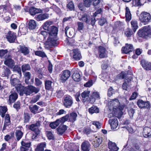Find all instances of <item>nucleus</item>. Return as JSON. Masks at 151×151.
I'll use <instances>...</instances> for the list:
<instances>
[{
	"instance_id": "37998d69",
	"label": "nucleus",
	"mask_w": 151,
	"mask_h": 151,
	"mask_svg": "<svg viewBox=\"0 0 151 151\" xmlns=\"http://www.w3.org/2000/svg\"><path fill=\"white\" fill-rule=\"evenodd\" d=\"M15 136L17 138V140L19 141L22 137L23 135V132L20 130H17L15 132Z\"/></svg>"
},
{
	"instance_id": "c756f323",
	"label": "nucleus",
	"mask_w": 151,
	"mask_h": 151,
	"mask_svg": "<svg viewBox=\"0 0 151 151\" xmlns=\"http://www.w3.org/2000/svg\"><path fill=\"white\" fill-rule=\"evenodd\" d=\"M72 78L73 80L75 81L78 82L80 81L81 80L80 75L77 70H75L74 71Z\"/></svg>"
},
{
	"instance_id": "f257e3e1",
	"label": "nucleus",
	"mask_w": 151,
	"mask_h": 151,
	"mask_svg": "<svg viewBox=\"0 0 151 151\" xmlns=\"http://www.w3.org/2000/svg\"><path fill=\"white\" fill-rule=\"evenodd\" d=\"M137 34L139 37L145 38L149 34L151 35V28L149 26H145L142 29L139 30Z\"/></svg>"
},
{
	"instance_id": "72a5a7b5",
	"label": "nucleus",
	"mask_w": 151,
	"mask_h": 151,
	"mask_svg": "<svg viewBox=\"0 0 151 151\" xmlns=\"http://www.w3.org/2000/svg\"><path fill=\"white\" fill-rule=\"evenodd\" d=\"M125 10L126 20L127 21H129L132 18V15L130 9L128 7H126Z\"/></svg>"
},
{
	"instance_id": "aec40b11",
	"label": "nucleus",
	"mask_w": 151,
	"mask_h": 151,
	"mask_svg": "<svg viewBox=\"0 0 151 151\" xmlns=\"http://www.w3.org/2000/svg\"><path fill=\"white\" fill-rule=\"evenodd\" d=\"M82 151H89L90 149V145L89 142L87 141L83 142L81 145Z\"/></svg>"
},
{
	"instance_id": "2eb2a0df",
	"label": "nucleus",
	"mask_w": 151,
	"mask_h": 151,
	"mask_svg": "<svg viewBox=\"0 0 151 151\" xmlns=\"http://www.w3.org/2000/svg\"><path fill=\"white\" fill-rule=\"evenodd\" d=\"M141 64L142 67L146 70H151V63L145 60H142Z\"/></svg>"
},
{
	"instance_id": "de8ad7c7",
	"label": "nucleus",
	"mask_w": 151,
	"mask_h": 151,
	"mask_svg": "<svg viewBox=\"0 0 151 151\" xmlns=\"http://www.w3.org/2000/svg\"><path fill=\"white\" fill-rule=\"evenodd\" d=\"M23 116L24 118V122L25 123L29 122L31 118L30 114L24 112Z\"/></svg>"
},
{
	"instance_id": "e2e57ef3",
	"label": "nucleus",
	"mask_w": 151,
	"mask_h": 151,
	"mask_svg": "<svg viewBox=\"0 0 151 151\" xmlns=\"http://www.w3.org/2000/svg\"><path fill=\"white\" fill-rule=\"evenodd\" d=\"M84 6L87 7L90 6L91 3V0H83Z\"/></svg>"
},
{
	"instance_id": "603ef678",
	"label": "nucleus",
	"mask_w": 151,
	"mask_h": 151,
	"mask_svg": "<svg viewBox=\"0 0 151 151\" xmlns=\"http://www.w3.org/2000/svg\"><path fill=\"white\" fill-rule=\"evenodd\" d=\"M6 38H16L15 33L11 31H9L6 34Z\"/></svg>"
},
{
	"instance_id": "b1692460",
	"label": "nucleus",
	"mask_w": 151,
	"mask_h": 151,
	"mask_svg": "<svg viewBox=\"0 0 151 151\" xmlns=\"http://www.w3.org/2000/svg\"><path fill=\"white\" fill-rule=\"evenodd\" d=\"M140 147L141 145L137 143L133 144L132 146L130 147H128L129 151H140Z\"/></svg>"
},
{
	"instance_id": "4d7b16f0",
	"label": "nucleus",
	"mask_w": 151,
	"mask_h": 151,
	"mask_svg": "<svg viewBox=\"0 0 151 151\" xmlns=\"http://www.w3.org/2000/svg\"><path fill=\"white\" fill-rule=\"evenodd\" d=\"M67 7L69 10H73L74 9V4L72 1H70L67 4Z\"/></svg>"
},
{
	"instance_id": "f8f14e48",
	"label": "nucleus",
	"mask_w": 151,
	"mask_h": 151,
	"mask_svg": "<svg viewBox=\"0 0 151 151\" xmlns=\"http://www.w3.org/2000/svg\"><path fill=\"white\" fill-rule=\"evenodd\" d=\"M90 16L87 13H84L82 15L81 18L79 19V20L85 23L86 24H90Z\"/></svg>"
},
{
	"instance_id": "0e129e2a",
	"label": "nucleus",
	"mask_w": 151,
	"mask_h": 151,
	"mask_svg": "<svg viewBox=\"0 0 151 151\" xmlns=\"http://www.w3.org/2000/svg\"><path fill=\"white\" fill-rule=\"evenodd\" d=\"M8 52V50H0V57L1 58H3L5 54Z\"/></svg>"
},
{
	"instance_id": "a19ab883",
	"label": "nucleus",
	"mask_w": 151,
	"mask_h": 151,
	"mask_svg": "<svg viewBox=\"0 0 151 151\" xmlns=\"http://www.w3.org/2000/svg\"><path fill=\"white\" fill-rule=\"evenodd\" d=\"M65 42L68 45L73 46L75 44V40L73 38H66Z\"/></svg>"
},
{
	"instance_id": "cd10ccee",
	"label": "nucleus",
	"mask_w": 151,
	"mask_h": 151,
	"mask_svg": "<svg viewBox=\"0 0 151 151\" xmlns=\"http://www.w3.org/2000/svg\"><path fill=\"white\" fill-rule=\"evenodd\" d=\"M67 129V126L66 125H60L57 129V133L59 135H62L65 132Z\"/></svg>"
},
{
	"instance_id": "4be33fe9",
	"label": "nucleus",
	"mask_w": 151,
	"mask_h": 151,
	"mask_svg": "<svg viewBox=\"0 0 151 151\" xmlns=\"http://www.w3.org/2000/svg\"><path fill=\"white\" fill-rule=\"evenodd\" d=\"M29 12L31 15H34L36 14L42 13V10L40 9L37 8L32 6L29 9Z\"/></svg>"
},
{
	"instance_id": "6ab92c4d",
	"label": "nucleus",
	"mask_w": 151,
	"mask_h": 151,
	"mask_svg": "<svg viewBox=\"0 0 151 151\" xmlns=\"http://www.w3.org/2000/svg\"><path fill=\"white\" fill-rule=\"evenodd\" d=\"M132 79V78L131 77H129L127 79H125L122 85V88L123 89L127 90L129 86Z\"/></svg>"
},
{
	"instance_id": "58836bf2",
	"label": "nucleus",
	"mask_w": 151,
	"mask_h": 151,
	"mask_svg": "<svg viewBox=\"0 0 151 151\" xmlns=\"http://www.w3.org/2000/svg\"><path fill=\"white\" fill-rule=\"evenodd\" d=\"M77 116V114L76 113L73 112L70 113L68 119L70 122H73L76 120Z\"/></svg>"
},
{
	"instance_id": "09e8293b",
	"label": "nucleus",
	"mask_w": 151,
	"mask_h": 151,
	"mask_svg": "<svg viewBox=\"0 0 151 151\" xmlns=\"http://www.w3.org/2000/svg\"><path fill=\"white\" fill-rule=\"evenodd\" d=\"M29 109L30 111L34 114L38 112V108L36 105H35L32 107L29 106Z\"/></svg>"
},
{
	"instance_id": "9d476101",
	"label": "nucleus",
	"mask_w": 151,
	"mask_h": 151,
	"mask_svg": "<svg viewBox=\"0 0 151 151\" xmlns=\"http://www.w3.org/2000/svg\"><path fill=\"white\" fill-rule=\"evenodd\" d=\"M58 29V28L54 26H51L47 31L50 36L55 37L57 36Z\"/></svg>"
},
{
	"instance_id": "ea45409f",
	"label": "nucleus",
	"mask_w": 151,
	"mask_h": 151,
	"mask_svg": "<svg viewBox=\"0 0 151 151\" xmlns=\"http://www.w3.org/2000/svg\"><path fill=\"white\" fill-rule=\"evenodd\" d=\"M131 24L132 29L135 32L138 27L137 22L135 20H132L131 21Z\"/></svg>"
},
{
	"instance_id": "79ce46f5",
	"label": "nucleus",
	"mask_w": 151,
	"mask_h": 151,
	"mask_svg": "<svg viewBox=\"0 0 151 151\" xmlns=\"http://www.w3.org/2000/svg\"><path fill=\"white\" fill-rule=\"evenodd\" d=\"M99 111L98 108L94 106H93L91 108L88 109L89 112L92 114L94 113H98L99 112Z\"/></svg>"
},
{
	"instance_id": "423d86ee",
	"label": "nucleus",
	"mask_w": 151,
	"mask_h": 151,
	"mask_svg": "<svg viewBox=\"0 0 151 151\" xmlns=\"http://www.w3.org/2000/svg\"><path fill=\"white\" fill-rule=\"evenodd\" d=\"M137 105L141 109H150L151 107L150 103L148 101H144L142 100L139 99L137 102Z\"/></svg>"
},
{
	"instance_id": "a18cd8bd",
	"label": "nucleus",
	"mask_w": 151,
	"mask_h": 151,
	"mask_svg": "<svg viewBox=\"0 0 151 151\" xmlns=\"http://www.w3.org/2000/svg\"><path fill=\"white\" fill-rule=\"evenodd\" d=\"M102 139L101 138H98L96 137V139L93 142V146L95 147H98L101 143Z\"/></svg>"
},
{
	"instance_id": "dca6fc26",
	"label": "nucleus",
	"mask_w": 151,
	"mask_h": 151,
	"mask_svg": "<svg viewBox=\"0 0 151 151\" xmlns=\"http://www.w3.org/2000/svg\"><path fill=\"white\" fill-rule=\"evenodd\" d=\"M73 52V58L76 60H79L82 58L81 53L78 49L72 50Z\"/></svg>"
},
{
	"instance_id": "3c124183",
	"label": "nucleus",
	"mask_w": 151,
	"mask_h": 151,
	"mask_svg": "<svg viewBox=\"0 0 151 151\" xmlns=\"http://www.w3.org/2000/svg\"><path fill=\"white\" fill-rule=\"evenodd\" d=\"M77 23L78 26L77 29L81 32V31H83L84 28L83 23L82 22H78Z\"/></svg>"
},
{
	"instance_id": "13d9d810",
	"label": "nucleus",
	"mask_w": 151,
	"mask_h": 151,
	"mask_svg": "<svg viewBox=\"0 0 151 151\" xmlns=\"http://www.w3.org/2000/svg\"><path fill=\"white\" fill-rule=\"evenodd\" d=\"M133 33L131 30L129 29H127L124 32V34L127 37H131Z\"/></svg>"
},
{
	"instance_id": "680f3d73",
	"label": "nucleus",
	"mask_w": 151,
	"mask_h": 151,
	"mask_svg": "<svg viewBox=\"0 0 151 151\" xmlns=\"http://www.w3.org/2000/svg\"><path fill=\"white\" fill-rule=\"evenodd\" d=\"M141 0H135L133 1V4L134 5L139 6L143 5V4L142 3Z\"/></svg>"
},
{
	"instance_id": "1a4fd4ad",
	"label": "nucleus",
	"mask_w": 151,
	"mask_h": 151,
	"mask_svg": "<svg viewBox=\"0 0 151 151\" xmlns=\"http://www.w3.org/2000/svg\"><path fill=\"white\" fill-rule=\"evenodd\" d=\"M90 91L88 90H86L83 92L81 95V100L83 103H88L90 102V97H89Z\"/></svg>"
},
{
	"instance_id": "052dcab7",
	"label": "nucleus",
	"mask_w": 151,
	"mask_h": 151,
	"mask_svg": "<svg viewBox=\"0 0 151 151\" xmlns=\"http://www.w3.org/2000/svg\"><path fill=\"white\" fill-rule=\"evenodd\" d=\"M36 55L40 56L42 58L47 57V56L44 52L41 51H37L35 52Z\"/></svg>"
},
{
	"instance_id": "2f4dec72",
	"label": "nucleus",
	"mask_w": 151,
	"mask_h": 151,
	"mask_svg": "<svg viewBox=\"0 0 151 151\" xmlns=\"http://www.w3.org/2000/svg\"><path fill=\"white\" fill-rule=\"evenodd\" d=\"M10 117L9 114H6L5 118V121L4 125L3 126V129H5L6 127L10 125Z\"/></svg>"
},
{
	"instance_id": "6e6d98bb",
	"label": "nucleus",
	"mask_w": 151,
	"mask_h": 151,
	"mask_svg": "<svg viewBox=\"0 0 151 151\" xmlns=\"http://www.w3.org/2000/svg\"><path fill=\"white\" fill-rule=\"evenodd\" d=\"M41 96V95L40 93L34 96L31 100V102L32 103H35L39 99Z\"/></svg>"
},
{
	"instance_id": "e433bc0d",
	"label": "nucleus",
	"mask_w": 151,
	"mask_h": 151,
	"mask_svg": "<svg viewBox=\"0 0 151 151\" xmlns=\"http://www.w3.org/2000/svg\"><path fill=\"white\" fill-rule=\"evenodd\" d=\"M24 73L25 82L26 84H28L29 83V80L31 78V73L29 72H26Z\"/></svg>"
},
{
	"instance_id": "0eeeda50",
	"label": "nucleus",
	"mask_w": 151,
	"mask_h": 151,
	"mask_svg": "<svg viewBox=\"0 0 151 151\" xmlns=\"http://www.w3.org/2000/svg\"><path fill=\"white\" fill-rule=\"evenodd\" d=\"M57 38H48L45 43V47L48 48L53 46H56L58 43Z\"/></svg>"
},
{
	"instance_id": "7c9ffc66",
	"label": "nucleus",
	"mask_w": 151,
	"mask_h": 151,
	"mask_svg": "<svg viewBox=\"0 0 151 151\" xmlns=\"http://www.w3.org/2000/svg\"><path fill=\"white\" fill-rule=\"evenodd\" d=\"M37 26V23L35 20L31 19L29 21L28 24V27L29 29H34L36 28Z\"/></svg>"
},
{
	"instance_id": "49530a36",
	"label": "nucleus",
	"mask_w": 151,
	"mask_h": 151,
	"mask_svg": "<svg viewBox=\"0 0 151 151\" xmlns=\"http://www.w3.org/2000/svg\"><path fill=\"white\" fill-rule=\"evenodd\" d=\"M60 119H57L55 122H51L50 124V126L52 129H55L60 123Z\"/></svg>"
},
{
	"instance_id": "f3484780",
	"label": "nucleus",
	"mask_w": 151,
	"mask_h": 151,
	"mask_svg": "<svg viewBox=\"0 0 151 151\" xmlns=\"http://www.w3.org/2000/svg\"><path fill=\"white\" fill-rule=\"evenodd\" d=\"M49 17V14L46 13L41 14L37 15L35 17V19L38 21H43L48 19Z\"/></svg>"
},
{
	"instance_id": "c9c22d12",
	"label": "nucleus",
	"mask_w": 151,
	"mask_h": 151,
	"mask_svg": "<svg viewBox=\"0 0 151 151\" xmlns=\"http://www.w3.org/2000/svg\"><path fill=\"white\" fill-rule=\"evenodd\" d=\"M3 68V71L2 75L4 76H9L11 74V71L9 68L5 66H4Z\"/></svg>"
},
{
	"instance_id": "473e14b6",
	"label": "nucleus",
	"mask_w": 151,
	"mask_h": 151,
	"mask_svg": "<svg viewBox=\"0 0 151 151\" xmlns=\"http://www.w3.org/2000/svg\"><path fill=\"white\" fill-rule=\"evenodd\" d=\"M108 146L110 151H117L119 149V148L116 146L115 144L111 142H109Z\"/></svg>"
},
{
	"instance_id": "8fccbe9b",
	"label": "nucleus",
	"mask_w": 151,
	"mask_h": 151,
	"mask_svg": "<svg viewBox=\"0 0 151 151\" xmlns=\"http://www.w3.org/2000/svg\"><path fill=\"white\" fill-rule=\"evenodd\" d=\"M31 68L29 64H24L22 66V70L23 73L25 72L26 71L29 70Z\"/></svg>"
},
{
	"instance_id": "a878e982",
	"label": "nucleus",
	"mask_w": 151,
	"mask_h": 151,
	"mask_svg": "<svg viewBox=\"0 0 151 151\" xmlns=\"http://www.w3.org/2000/svg\"><path fill=\"white\" fill-rule=\"evenodd\" d=\"M10 82L11 85L15 87V88L21 83L19 79L17 78H12V77L11 78Z\"/></svg>"
},
{
	"instance_id": "7ed1b4c3",
	"label": "nucleus",
	"mask_w": 151,
	"mask_h": 151,
	"mask_svg": "<svg viewBox=\"0 0 151 151\" xmlns=\"http://www.w3.org/2000/svg\"><path fill=\"white\" fill-rule=\"evenodd\" d=\"M5 60L4 62L5 65L11 69H12L14 66L15 62L10 54L6 55L5 56Z\"/></svg>"
},
{
	"instance_id": "412c9836",
	"label": "nucleus",
	"mask_w": 151,
	"mask_h": 151,
	"mask_svg": "<svg viewBox=\"0 0 151 151\" xmlns=\"http://www.w3.org/2000/svg\"><path fill=\"white\" fill-rule=\"evenodd\" d=\"M111 129H114L116 128L118 125V121L116 118L111 119L109 120Z\"/></svg>"
},
{
	"instance_id": "338daca9",
	"label": "nucleus",
	"mask_w": 151,
	"mask_h": 151,
	"mask_svg": "<svg viewBox=\"0 0 151 151\" xmlns=\"http://www.w3.org/2000/svg\"><path fill=\"white\" fill-rule=\"evenodd\" d=\"M83 132L84 134L88 135L91 133V130L89 127H84Z\"/></svg>"
},
{
	"instance_id": "774afa93",
	"label": "nucleus",
	"mask_w": 151,
	"mask_h": 151,
	"mask_svg": "<svg viewBox=\"0 0 151 151\" xmlns=\"http://www.w3.org/2000/svg\"><path fill=\"white\" fill-rule=\"evenodd\" d=\"M114 93V90L113 88L111 87L109 89L108 91L107 95L109 97H110Z\"/></svg>"
},
{
	"instance_id": "9b49d317",
	"label": "nucleus",
	"mask_w": 151,
	"mask_h": 151,
	"mask_svg": "<svg viewBox=\"0 0 151 151\" xmlns=\"http://www.w3.org/2000/svg\"><path fill=\"white\" fill-rule=\"evenodd\" d=\"M133 47L132 45L127 43L125 47H122V53L127 54L132 52L133 50Z\"/></svg>"
},
{
	"instance_id": "69168bd1",
	"label": "nucleus",
	"mask_w": 151,
	"mask_h": 151,
	"mask_svg": "<svg viewBox=\"0 0 151 151\" xmlns=\"http://www.w3.org/2000/svg\"><path fill=\"white\" fill-rule=\"evenodd\" d=\"M20 103L19 101H17L13 105V107L15 108L17 110H18L20 109Z\"/></svg>"
},
{
	"instance_id": "5701e85b",
	"label": "nucleus",
	"mask_w": 151,
	"mask_h": 151,
	"mask_svg": "<svg viewBox=\"0 0 151 151\" xmlns=\"http://www.w3.org/2000/svg\"><path fill=\"white\" fill-rule=\"evenodd\" d=\"M144 136L146 138L151 137V128L145 127L143 129V132Z\"/></svg>"
},
{
	"instance_id": "4c0bfd02",
	"label": "nucleus",
	"mask_w": 151,
	"mask_h": 151,
	"mask_svg": "<svg viewBox=\"0 0 151 151\" xmlns=\"http://www.w3.org/2000/svg\"><path fill=\"white\" fill-rule=\"evenodd\" d=\"M19 51L24 55H27L29 53V51L27 47L25 46H19Z\"/></svg>"
},
{
	"instance_id": "ddd939ff",
	"label": "nucleus",
	"mask_w": 151,
	"mask_h": 151,
	"mask_svg": "<svg viewBox=\"0 0 151 151\" xmlns=\"http://www.w3.org/2000/svg\"><path fill=\"white\" fill-rule=\"evenodd\" d=\"M70 75V72L68 70H65L63 71L62 74L60 77L61 81L62 82H65L69 77Z\"/></svg>"
},
{
	"instance_id": "6e6552de",
	"label": "nucleus",
	"mask_w": 151,
	"mask_h": 151,
	"mask_svg": "<svg viewBox=\"0 0 151 151\" xmlns=\"http://www.w3.org/2000/svg\"><path fill=\"white\" fill-rule=\"evenodd\" d=\"M151 18L149 13L143 12L141 14L139 19L142 22L147 23L150 21Z\"/></svg>"
},
{
	"instance_id": "a211bd4d",
	"label": "nucleus",
	"mask_w": 151,
	"mask_h": 151,
	"mask_svg": "<svg viewBox=\"0 0 151 151\" xmlns=\"http://www.w3.org/2000/svg\"><path fill=\"white\" fill-rule=\"evenodd\" d=\"M98 51L99 56L101 58H104L106 56V50L103 46L99 47Z\"/></svg>"
},
{
	"instance_id": "bb28decb",
	"label": "nucleus",
	"mask_w": 151,
	"mask_h": 151,
	"mask_svg": "<svg viewBox=\"0 0 151 151\" xmlns=\"http://www.w3.org/2000/svg\"><path fill=\"white\" fill-rule=\"evenodd\" d=\"M46 143L45 142H43L38 144L35 149V151H44V148L46 147Z\"/></svg>"
},
{
	"instance_id": "393cba45",
	"label": "nucleus",
	"mask_w": 151,
	"mask_h": 151,
	"mask_svg": "<svg viewBox=\"0 0 151 151\" xmlns=\"http://www.w3.org/2000/svg\"><path fill=\"white\" fill-rule=\"evenodd\" d=\"M100 98L99 93L96 92H94L90 96V102L91 103H94L96 99H98Z\"/></svg>"
},
{
	"instance_id": "4468645a",
	"label": "nucleus",
	"mask_w": 151,
	"mask_h": 151,
	"mask_svg": "<svg viewBox=\"0 0 151 151\" xmlns=\"http://www.w3.org/2000/svg\"><path fill=\"white\" fill-rule=\"evenodd\" d=\"M13 89L11 91V94L9 96V103L11 104L12 103L14 102L18 98V95L16 92H15L13 91Z\"/></svg>"
},
{
	"instance_id": "c85d7f7f",
	"label": "nucleus",
	"mask_w": 151,
	"mask_h": 151,
	"mask_svg": "<svg viewBox=\"0 0 151 151\" xmlns=\"http://www.w3.org/2000/svg\"><path fill=\"white\" fill-rule=\"evenodd\" d=\"M15 88L18 93H19L20 96H22L23 95L24 92L25 87L22 86L21 83L17 87Z\"/></svg>"
},
{
	"instance_id": "c03bdc74",
	"label": "nucleus",
	"mask_w": 151,
	"mask_h": 151,
	"mask_svg": "<svg viewBox=\"0 0 151 151\" xmlns=\"http://www.w3.org/2000/svg\"><path fill=\"white\" fill-rule=\"evenodd\" d=\"M7 111V108L5 106H0V114L2 117H4L5 114Z\"/></svg>"
},
{
	"instance_id": "f704fd0d",
	"label": "nucleus",
	"mask_w": 151,
	"mask_h": 151,
	"mask_svg": "<svg viewBox=\"0 0 151 151\" xmlns=\"http://www.w3.org/2000/svg\"><path fill=\"white\" fill-rule=\"evenodd\" d=\"M53 23L52 21L48 20L44 22L42 25L43 29L47 31L50 28V26L52 25Z\"/></svg>"
},
{
	"instance_id": "39448f33",
	"label": "nucleus",
	"mask_w": 151,
	"mask_h": 151,
	"mask_svg": "<svg viewBox=\"0 0 151 151\" xmlns=\"http://www.w3.org/2000/svg\"><path fill=\"white\" fill-rule=\"evenodd\" d=\"M40 90V88L32 86L25 87L24 94L26 95H30L33 93H37Z\"/></svg>"
},
{
	"instance_id": "5fc2aeb1",
	"label": "nucleus",
	"mask_w": 151,
	"mask_h": 151,
	"mask_svg": "<svg viewBox=\"0 0 151 151\" xmlns=\"http://www.w3.org/2000/svg\"><path fill=\"white\" fill-rule=\"evenodd\" d=\"M5 4L4 5H2L0 6V10L1 9H3V10L4 9H6V8L7 9V8H11V4L9 3V0H6L5 2Z\"/></svg>"
},
{
	"instance_id": "20e7f679",
	"label": "nucleus",
	"mask_w": 151,
	"mask_h": 151,
	"mask_svg": "<svg viewBox=\"0 0 151 151\" xmlns=\"http://www.w3.org/2000/svg\"><path fill=\"white\" fill-rule=\"evenodd\" d=\"M41 123V122L38 121L35 123L29 125L28 127L29 129L35 132L36 134H38L40 131L39 128L40 127Z\"/></svg>"
},
{
	"instance_id": "f03ea898",
	"label": "nucleus",
	"mask_w": 151,
	"mask_h": 151,
	"mask_svg": "<svg viewBox=\"0 0 151 151\" xmlns=\"http://www.w3.org/2000/svg\"><path fill=\"white\" fill-rule=\"evenodd\" d=\"M62 102L63 105L66 108L71 107L73 103L72 98L69 95L64 97Z\"/></svg>"
},
{
	"instance_id": "864d4df0",
	"label": "nucleus",
	"mask_w": 151,
	"mask_h": 151,
	"mask_svg": "<svg viewBox=\"0 0 151 151\" xmlns=\"http://www.w3.org/2000/svg\"><path fill=\"white\" fill-rule=\"evenodd\" d=\"M52 82L50 80L46 81L45 82V88L46 89L50 90L51 88V84Z\"/></svg>"
},
{
	"instance_id": "bf43d9fd",
	"label": "nucleus",
	"mask_w": 151,
	"mask_h": 151,
	"mask_svg": "<svg viewBox=\"0 0 151 151\" xmlns=\"http://www.w3.org/2000/svg\"><path fill=\"white\" fill-rule=\"evenodd\" d=\"M69 117V115L68 114L66 115L65 116L62 117L61 118L59 119H60V123L61 122L63 123L65 121L68 120Z\"/></svg>"
}]
</instances>
